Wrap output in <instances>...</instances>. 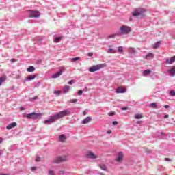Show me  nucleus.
<instances>
[{
	"mask_svg": "<svg viewBox=\"0 0 175 175\" xmlns=\"http://www.w3.org/2000/svg\"><path fill=\"white\" fill-rule=\"evenodd\" d=\"M27 72H35V67L29 66L27 68Z\"/></svg>",
	"mask_w": 175,
	"mask_h": 175,
	"instance_id": "20",
	"label": "nucleus"
},
{
	"mask_svg": "<svg viewBox=\"0 0 175 175\" xmlns=\"http://www.w3.org/2000/svg\"><path fill=\"white\" fill-rule=\"evenodd\" d=\"M91 120H92V118L90 116H88L83 120L82 124H88V122H90Z\"/></svg>",
	"mask_w": 175,
	"mask_h": 175,
	"instance_id": "16",
	"label": "nucleus"
},
{
	"mask_svg": "<svg viewBox=\"0 0 175 175\" xmlns=\"http://www.w3.org/2000/svg\"><path fill=\"white\" fill-rule=\"evenodd\" d=\"M151 107H153L154 109L157 108V103H152L150 105Z\"/></svg>",
	"mask_w": 175,
	"mask_h": 175,
	"instance_id": "32",
	"label": "nucleus"
},
{
	"mask_svg": "<svg viewBox=\"0 0 175 175\" xmlns=\"http://www.w3.org/2000/svg\"><path fill=\"white\" fill-rule=\"evenodd\" d=\"M170 95H171L172 96H174L175 95V91L174 90H172L170 92Z\"/></svg>",
	"mask_w": 175,
	"mask_h": 175,
	"instance_id": "34",
	"label": "nucleus"
},
{
	"mask_svg": "<svg viewBox=\"0 0 175 175\" xmlns=\"http://www.w3.org/2000/svg\"><path fill=\"white\" fill-rule=\"evenodd\" d=\"M11 62H16V59H11Z\"/></svg>",
	"mask_w": 175,
	"mask_h": 175,
	"instance_id": "51",
	"label": "nucleus"
},
{
	"mask_svg": "<svg viewBox=\"0 0 175 175\" xmlns=\"http://www.w3.org/2000/svg\"><path fill=\"white\" fill-rule=\"evenodd\" d=\"M124 158V154L122 152L118 153V157L116 159V162H121Z\"/></svg>",
	"mask_w": 175,
	"mask_h": 175,
	"instance_id": "11",
	"label": "nucleus"
},
{
	"mask_svg": "<svg viewBox=\"0 0 175 175\" xmlns=\"http://www.w3.org/2000/svg\"><path fill=\"white\" fill-rule=\"evenodd\" d=\"M36 162H40V157H37L36 159Z\"/></svg>",
	"mask_w": 175,
	"mask_h": 175,
	"instance_id": "42",
	"label": "nucleus"
},
{
	"mask_svg": "<svg viewBox=\"0 0 175 175\" xmlns=\"http://www.w3.org/2000/svg\"><path fill=\"white\" fill-rule=\"evenodd\" d=\"M164 118H169V114L165 115Z\"/></svg>",
	"mask_w": 175,
	"mask_h": 175,
	"instance_id": "48",
	"label": "nucleus"
},
{
	"mask_svg": "<svg viewBox=\"0 0 175 175\" xmlns=\"http://www.w3.org/2000/svg\"><path fill=\"white\" fill-rule=\"evenodd\" d=\"M68 161V158L65 156H61V157H57L55 158V159L53 161V163H62V162H66Z\"/></svg>",
	"mask_w": 175,
	"mask_h": 175,
	"instance_id": "5",
	"label": "nucleus"
},
{
	"mask_svg": "<svg viewBox=\"0 0 175 175\" xmlns=\"http://www.w3.org/2000/svg\"><path fill=\"white\" fill-rule=\"evenodd\" d=\"M100 175H105V173H100Z\"/></svg>",
	"mask_w": 175,
	"mask_h": 175,
	"instance_id": "57",
	"label": "nucleus"
},
{
	"mask_svg": "<svg viewBox=\"0 0 175 175\" xmlns=\"http://www.w3.org/2000/svg\"><path fill=\"white\" fill-rule=\"evenodd\" d=\"M85 157L86 158H89L90 159H96V158H98V156H96V154H93L92 152H88Z\"/></svg>",
	"mask_w": 175,
	"mask_h": 175,
	"instance_id": "9",
	"label": "nucleus"
},
{
	"mask_svg": "<svg viewBox=\"0 0 175 175\" xmlns=\"http://www.w3.org/2000/svg\"><path fill=\"white\" fill-rule=\"evenodd\" d=\"M23 117L26 118H32L33 120H38L39 117H40V113H36L35 112H32L30 113H24Z\"/></svg>",
	"mask_w": 175,
	"mask_h": 175,
	"instance_id": "3",
	"label": "nucleus"
},
{
	"mask_svg": "<svg viewBox=\"0 0 175 175\" xmlns=\"http://www.w3.org/2000/svg\"><path fill=\"white\" fill-rule=\"evenodd\" d=\"M108 53H109L111 54H114V53H116V51H114V50H113L112 49H108Z\"/></svg>",
	"mask_w": 175,
	"mask_h": 175,
	"instance_id": "29",
	"label": "nucleus"
},
{
	"mask_svg": "<svg viewBox=\"0 0 175 175\" xmlns=\"http://www.w3.org/2000/svg\"><path fill=\"white\" fill-rule=\"evenodd\" d=\"M175 62V56H173L172 57H171L170 59H167L165 60V62L168 64H173V62Z\"/></svg>",
	"mask_w": 175,
	"mask_h": 175,
	"instance_id": "15",
	"label": "nucleus"
},
{
	"mask_svg": "<svg viewBox=\"0 0 175 175\" xmlns=\"http://www.w3.org/2000/svg\"><path fill=\"white\" fill-rule=\"evenodd\" d=\"M128 109H129V107H121V110H128Z\"/></svg>",
	"mask_w": 175,
	"mask_h": 175,
	"instance_id": "40",
	"label": "nucleus"
},
{
	"mask_svg": "<svg viewBox=\"0 0 175 175\" xmlns=\"http://www.w3.org/2000/svg\"><path fill=\"white\" fill-rule=\"evenodd\" d=\"M144 13H146V10L137 8L133 12V17H144Z\"/></svg>",
	"mask_w": 175,
	"mask_h": 175,
	"instance_id": "2",
	"label": "nucleus"
},
{
	"mask_svg": "<svg viewBox=\"0 0 175 175\" xmlns=\"http://www.w3.org/2000/svg\"><path fill=\"white\" fill-rule=\"evenodd\" d=\"M100 167L102 170H106V165H105V164H100Z\"/></svg>",
	"mask_w": 175,
	"mask_h": 175,
	"instance_id": "28",
	"label": "nucleus"
},
{
	"mask_svg": "<svg viewBox=\"0 0 175 175\" xmlns=\"http://www.w3.org/2000/svg\"><path fill=\"white\" fill-rule=\"evenodd\" d=\"M80 59V57H74L72 59H71L70 62H76V61H79Z\"/></svg>",
	"mask_w": 175,
	"mask_h": 175,
	"instance_id": "25",
	"label": "nucleus"
},
{
	"mask_svg": "<svg viewBox=\"0 0 175 175\" xmlns=\"http://www.w3.org/2000/svg\"><path fill=\"white\" fill-rule=\"evenodd\" d=\"M77 99H72L70 100V103H76L77 102Z\"/></svg>",
	"mask_w": 175,
	"mask_h": 175,
	"instance_id": "35",
	"label": "nucleus"
},
{
	"mask_svg": "<svg viewBox=\"0 0 175 175\" xmlns=\"http://www.w3.org/2000/svg\"><path fill=\"white\" fill-rule=\"evenodd\" d=\"M85 114H87V113L85 112V111H83V116H85Z\"/></svg>",
	"mask_w": 175,
	"mask_h": 175,
	"instance_id": "55",
	"label": "nucleus"
},
{
	"mask_svg": "<svg viewBox=\"0 0 175 175\" xmlns=\"http://www.w3.org/2000/svg\"><path fill=\"white\" fill-rule=\"evenodd\" d=\"M6 81V75H3L1 77H0V85H2V83H4V81Z\"/></svg>",
	"mask_w": 175,
	"mask_h": 175,
	"instance_id": "17",
	"label": "nucleus"
},
{
	"mask_svg": "<svg viewBox=\"0 0 175 175\" xmlns=\"http://www.w3.org/2000/svg\"><path fill=\"white\" fill-rule=\"evenodd\" d=\"M164 107L165 109H169V105H165Z\"/></svg>",
	"mask_w": 175,
	"mask_h": 175,
	"instance_id": "52",
	"label": "nucleus"
},
{
	"mask_svg": "<svg viewBox=\"0 0 175 175\" xmlns=\"http://www.w3.org/2000/svg\"><path fill=\"white\" fill-rule=\"evenodd\" d=\"M118 51L120 53H122V51H124V49H122V46H119L118 47Z\"/></svg>",
	"mask_w": 175,
	"mask_h": 175,
	"instance_id": "36",
	"label": "nucleus"
},
{
	"mask_svg": "<svg viewBox=\"0 0 175 175\" xmlns=\"http://www.w3.org/2000/svg\"><path fill=\"white\" fill-rule=\"evenodd\" d=\"M120 31L121 33H123L124 35H128V33L132 31V29L129 26L123 25L120 27Z\"/></svg>",
	"mask_w": 175,
	"mask_h": 175,
	"instance_id": "4",
	"label": "nucleus"
},
{
	"mask_svg": "<svg viewBox=\"0 0 175 175\" xmlns=\"http://www.w3.org/2000/svg\"><path fill=\"white\" fill-rule=\"evenodd\" d=\"M170 75L174 77L175 76V67H172L171 69L167 70Z\"/></svg>",
	"mask_w": 175,
	"mask_h": 175,
	"instance_id": "14",
	"label": "nucleus"
},
{
	"mask_svg": "<svg viewBox=\"0 0 175 175\" xmlns=\"http://www.w3.org/2000/svg\"><path fill=\"white\" fill-rule=\"evenodd\" d=\"M64 70H65V68H62L59 72H56L55 74L51 76L52 79H58V77H59V76H61V75H62V73H64Z\"/></svg>",
	"mask_w": 175,
	"mask_h": 175,
	"instance_id": "8",
	"label": "nucleus"
},
{
	"mask_svg": "<svg viewBox=\"0 0 175 175\" xmlns=\"http://www.w3.org/2000/svg\"><path fill=\"white\" fill-rule=\"evenodd\" d=\"M108 116H116V113L114 111H111L108 113Z\"/></svg>",
	"mask_w": 175,
	"mask_h": 175,
	"instance_id": "33",
	"label": "nucleus"
},
{
	"mask_svg": "<svg viewBox=\"0 0 175 175\" xmlns=\"http://www.w3.org/2000/svg\"><path fill=\"white\" fill-rule=\"evenodd\" d=\"M60 40H61V37H56V38L54 39V42H55V43H58Z\"/></svg>",
	"mask_w": 175,
	"mask_h": 175,
	"instance_id": "26",
	"label": "nucleus"
},
{
	"mask_svg": "<svg viewBox=\"0 0 175 175\" xmlns=\"http://www.w3.org/2000/svg\"><path fill=\"white\" fill-rule=\"evenodd\" d=\"M36 99H38V96H35V97L33 98V100H36Z\"/></svg>",
	"mask_w": 175,
	"mask_h": 175,
	"instance_id": "53",
	"label": "nucleus"
},
{
	"mask_svg": "<svg viewBox=\"0 0 175 175\" xmlns=\"http://www.w3.org/2000/svg\"><path fill=\"white\" fill-rule=\"evenodd\" d=\"M66 116H70V111L68 109H64L57 113H55L54 116H51L49 119L44 122V124L50 125V124L55 122V120H60V118H64Z\"/></svg>",
	"mask_w": 175,
	"mask_h": 175,
	"instance_id": "1",
	"label": "nucleus"
},
{
	"mask_svg": "<svg viewBox=\"0 0 175 175\" xmlns=\"http://www.w3.org/2000/svg\"><path fill=\"white\" fill-rule=\"evenodd\" d=\"M2 142H3V138L0 137V143H2Z\"/></svg>",
	"mask_w": 175,
	"mask_h": 175,
	"instance_id": "50",
	"label": "nucleus"
},
{
	"mask_svg": "<svg viewBox=\"0 0 175 175\" xmlns=\"http://www.w3.org/2000/svg\"><path fill=\"white\" fill-rule=\"evenodd\" d=\"M73 83H75V81L74 80H70L68 84H69V85H72V84H73Z\"/></svg>",
	"mask_w": 175,
	"mask_h": 175,
	"instance_id": "37",
	"label": "nucleus"
},
{
	"mask_svg": "<svg viewBox=\"0 0 175 175\" xmlns=\"http://www.w3.org/2000/svg\"><path fill=\"white\" fill-rule=\"evenodd\" d=\"M66 140V137H65V135H61L59 136V142H61L62 143H64V142H65Z\"/></svg>",
	"mask_w": 175,
	"mask_h": 175,
	"instance_id": "18",
	"label": "nucleus"
},
{
	"mask_svg": "<svg viewBox=\"0 0 175 175\" xmlns=\"http://www.w3.org/2000/svg\"><path fill=\"white\" fill-rule=\"evenodd\" d=\"M88 88L87 87H85V88L83 90V91L84 92H87V91H88Z\"/></svg>",
	"mask_w": 175,
	"mask_h": 175,
	"instance_id": "45",
	"label": "nucleus"
},
{
	"mask_svg": "<svg viewBox=\"0 0 175 175\" xmlns=\"http://www.w3.org/2000/svg\"><path fill=\"white\" fill-rule=\"evenodd\" d=\"M78 95H79V96L83 95V90H79Z\"/></svg>",
	"mask_w": 175,
	"mask_h": 175,
	"instance_id": "39",
	"label": "nucleus"
},
{
	"mask_svg": "<svg viewBox=\"0 0 175 175\" xmlns=\"http://www.w3.org/2000/svg\"><path fill=\"white\" fill-rule=\"evenodd\" d=\"M151 73V70H146L143 72V75L144 76H147Z\"/></svg>",
	"mask_w": 175,
	"mask_h": 175,
	"instance_id": "21",
	"label": "nucleus"
},
{
	"mask_svg": "<svg viewBox=\"0 0 175 175\" xmlns=\"http://www.w3.org/2000/svg\"><path fill=\"white\" fill-rule=\"evenodd\" d=\"M31 170H32V171L36 170V167H31Z\"/></svg>",
	"mask_w": 175,
	"mask_h": 175,
	"instance_id": "49",
	"label": "nucleus"
},
{
	"mask_svg": "<svg viewBox=\"0 0 175 175\" xmlns=\"http://www.w3.org/2000/svg\"><path fill=\"white\" fill-rule=\"evenodd\" d=\"M49 175H55V172L53 170H49L48 171Z\"/></svg>",
	"mask_w": 175,
	"mask_h": 175,
	"instance_id": "27",
	"label": "nucleus"
},
{
	"mask_svg": "<svg viewBox=\"0 0 175 175\" xmlns=\"http://www.w3.org/2000/svg\"><path fill=\"white\" fill-rule=\"evenodd\" d=\"M143 117V115L142 114H135V118L136 120H140V118H142Z\"/></svg>",
	"mask_w": 175,
	"mask_h": 175,
	"instance_id": "23",
	"label": "nucleus"
},
{
	"mask_svg": "<svg viewBox=\"0 0 175 175\" xmlns=\"http://www.w3.org/2000/svg\"><path fill=\"white\" fill-rule=\"evenodd\" d=\"M112 124H113V125H118V122H117V121H113V122H112Z\"/></svg>",
	"mask_w": 175,
	"mask_h": 175,
	"instance_id": "41",
	"label": "nucleus"
},
{
	"mask_svg": "<svg viewBox=\"0 0 175 175\" xmlns=\"http://www.w3.org/2000/svg\"><path fill=\"white\" fill-rule=\"evenodd\" d=\"M107 133H108V135H110L111 133V130H109L107 131Z\"/></svg>",
	"mask_w": 175,
	"mask_h": 175,
	"instance_id": "47",
	"label": "nucleus"
},
{
	"mask_svg": "<svg viewBox=\"0 0 175 175\" xmlns=\"http://www.w3.org/2000/svg\"><path fill=\"white\" fill-rule=\"evenodd\" d=\"M165 161L170 162V161H172V159L170 158H165Z\"/></svg>",
	"mask_w": 175,
	"mask_h": 175,
	"instance_id": "44",
	"label": "nucleus"
},
{
	"mask_svg": "<svg viewBox=\"0 0 175 175\" xmlns=\"http://www.w3.org/2000/svg\"><path fill=\"white\" fill-rule=\"evenodd\" d=\"M150 57H151L152 58H154V54H152V53H148L146 55L145 58H146V59H147V58H150Z\"/></svg>",
	"mask_w": 175,
	"mask_h": 175,
	"instance_id": "24",
	"label": "nucleus"
},
{
	"mask_svg": "<svg viewBox=\"0 0 175 175\" xmlns=\"http://www.w3.org/2000/svg\"><path fill=\"white\" fill-rule=\"evenodd\" d=\"M64 172L62 170L59 171V174H64Z\"/></svg>",
	"mask_w": 175,
	"mask_h": 175,
	"instance_id": "46",
	"label": "nucleus"
},
{
	"mask_svg": "<svg viewBox=\"0 0 175 175\" xmlns=\"http://www.w3.org/2000/svg\"><path fill=\"white\" fill-rule=\"evenodd\" d=\"M3 152L0 150V157L2 155Z\"/></svg>",
	"mask_w": 175,
	"mask_h": 175,
	"instance_id": "56",
	"label": "nucleus"
},
{
	"mask_svg": "<svg viewBox=\"0 0 175 175\" xmlns=\"http://www.w3.org/2000/svg\"><path fill=\"white\" fill-rule=\"evenodd\" d=\"M126 92V89L122 86L118 88L116 90L117 94H124Z\"/></svg>",
	"mask_w": 175,
	"mask_h": 175,
	"instance_id": "10",
	"label": "nucleus"
},
{
	"mask_svg": "<svg viewBox=\"0 0 175 175\" xmlns=\"http://www.w3.org/2000/svg\"><path fill=\"white\" fill-rule=\"evenodd\" d=\"M129 53H135V48H129Z\"/></svg>",
	"mask_w": 175,
	"mask_h": 175,
	"instance_id": "31",
	"label": "nucleus"
},
{
	"mask_svg": "<svg viewBox=\"0 0 175 175\" xmlns=\"http://www.w3.org/2000/svg\"><path fill=\"white\" fill-rule=\"evenodd\" d=\"M137 124H142V121H137Z\"/></svg>",
	"mask_w": 175,
	"mask_h": 175,
	"instance_id": "54",
	"label": "nucleus"
},
{
	"mask_svg": "<svg viewBox=\"0 0 175 175\" xmlns=\"http://www.w3.org/2000/svg\"><path fill=\"white\" fill-rule=\"evenodd\" d=\"M29 18H39L40 17V12L35 10L29 11Z\"/></svg>",
	"mask_w": 175,
	"mask_h": 175,
	"instance_id": "6",
	"label": "nucleus"
},
{
	"mask_svg": "<svg viewBox=\"0 0 175 175\" xmlns=\"http://www.w3.org/2000/svg\"><path fill=\"white\" fill-rule=\"evenodd\" d=\"M159 46H161V42H160V41L156 42V43L153 45V49L155 50V49H158V47H159Z\"/></svg>",
	"mask_w": 175,
	"mask_h": 175,
	"instance_id": "19",
	"label": "nucleus"
},
{
	"mask_svg": "<svg viewBox=\"0 0 175 175\" xmlns=\"http://www.w3.org/2000/svg\"><path fill=\"white\" fill-rule=\"evenodd\" d=\"M92 55H94V53H92V52H90L88 53V57H92Z\"/></svg>",
	"mask_w": 175,
	"mask_h": 175,
	"instance_id": "38",
	"label": "nucleus"
},
{
	"mask_svg": "<svg viewBox=\"0 0 175 175\" xmlns=\"http://www.w3.org/2000/svg\"><path fill=\"white\" fill-rule=\"evenodd\" d=\"M103 66H106V64H102L93 66L89 68V72H96L97 70H100L101 68H103Z\"/></svg>",
	"mask_w": 175,
	"mask_h": 175,
	"instance_id": "7",
	"label": "nucleus"
},
{
	"mask_svg": "<svg viewBox=\"0 0 175 175\" xmlns=\"http://www.w3.org/2000/svg\"><path fill=\"white\" fill-rule=\"evenodd\" d=\"M0 175H8V174H0Z\"/></svg>",
	"mask_w": 175,
	"mask_h": 175,
	"instance_id": "58",
	"label": "nucleus"
},
{
	"mask_svg": "<svg viewBox=\"0 0 175 175\" xmlns=\"http://www.w3.org/2000/svg\"><path fill=\"white\" fill-rule=\"evenodd\" d=\"M116 34H112V35H109L108 36V38H115Z\"/></svg>",
	"mask_w": 175,
	"mask_h": 175,
	"instance_id": "43",
	"label": "nucleus"
},
{
	"mask_svg": "<svg viewBox=\"0 0 175 175\" xmlns=\"http://www.w3.org/2000/svg\"><path fill=\"white\" fill-rule=\"evenodd\" d=\"M54 94L55 95H59L61 94V90H55Z\"/></svg>",
	"mask_w": 175,
	"mask_h": 175,
	"instance_id": "30",
	"label": "nucleus"
},
{
	"mask_svg": "<svg viewBox=\"0 0 175 175\" xmlns=\"http://www.w3.org/2000/svg\"><path fill=\"white\" fill-rule=\"evenodd\" d=\"M16 126H17V122H14L7 126V129L10 130L12 128H16Z\"/></svg>",
	"mask_w": 175,
	"mask_h": 175,
	"instance_id": "12",
	"label": "nucleus"
},
{
	"mask_svg": "<svg viewBox=\"0 0 175 175\" xmlns=\"http://www.w3.org/2000/svg\"><path fill=\"white\" fill-rule=\"evenodd\" d=\"M34 79H36V75H30V76L25 77V81H31V80H33Z\"/></svg>",
	"mask_w": 175,
	"mask_h": 175,
	"instance_id": "13",
	"label": "nucleus"
},
{
	"mask_svg": "<svg viewBox=\"0 0 175 175\" xmlns=\"http://www.w3.org/2000/svg\"><path fill=\"white\" fill-rule=\"evenodd\" d=\"M70 89V88L69 87V86H66L65 88H64V89L63 90V92L64 93V94H66V93H68V92H69V90Z\"/></svg>",
	"mask_w": 175,
	"mask_h": 175,
	"instance_id": "22",
	"label": "nucleus"
}]
</instances>
